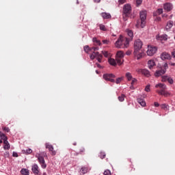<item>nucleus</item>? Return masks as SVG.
<instances>
[{
  "label": "nucleus",
  "mask_w": 175,
  "mask_h": 175,
  "mask_svg": "<svg viewBox=\"0 0 175 175\" xmlns=\"http://www.w3.org/2000/svg\"><path fill=\"white\" fill-rule=\"evenodd\" d=\"M129 44V40L122 35L120 36L115 42V46L117 49H126Z\"/></svg>",
  "instance_id": "nucleus-1"
},
{
  "label": "nucleus",
  "mask_w": 175,
  "mask_h": 175,
  "mask_svg": "<svg viewBox=\"0 0 175 175\" xmlns=\"http://www.w3.org/2000/svg\"><path fill=\"white\" fill-rule=\"evenodd\" d=\"M140 21H138L136 24L137 28H144L146 27V20H147V11H142L139 13Z\"/></svg>",
  "instance_id": "nucleus-2"
},
{
  "label": "nucleus",
  "mask_w": 175,
  "mask_h": 175,
  "mask_svg": "<svg viewBox=\"0 0 175 175\" xmlns=\"http://www.w3.org/2000/svg\"><path fill=\"white\" fill-rule=\"evenodd\" d=\"M131 12H132V7L131 5L126 4L123 7V20L124 21H126V17L131 14Z\"/></svg>",
  "instance_id": "nucleus-3"
},
{
  "label": "nucleus",
  "mask_w": 175,
  "mask_h": 175,
  "mask_svg": "<svg viewBox=\"0 0 175 175\" xmlns=\"http://www.w3.org/2000/svg\"><path fill=\"white\" fill-rule=\"evenodd\" d=\"M124 53L122 51H119L116 53V61L118 65H122V62H124Z\"/></svg>",
  "instance_id": "nucleus-4"
},
{
  "label": "nucleus",
  "mask_w": 175,
  "mask_h": 175,
  "mask_svg": "<svg viewBox=\"0 0 175 175\" xmlns=\"http://www.w3.org/2000/svg\"><path fill=\"white\" fill-rule=\"evenodd\" d=\"M90 57L92 59H95V58H96L98 62H102V58H103V56L99 54V52H93L92 54L90 55Z\"/></svg>",
  "instance_id": "nucleus-5"
},
{
  "label": "nucleus",
  "mask_w": 175,
  "mask_h": 175,
  "mask_svg": "<svg viewBox=\"0 0 175 175\" xmlns=\"http://www.w3.org/2000/svg\"><path fill=\"white\" fill-rule=\"evenodd\" d=\"M36 157L38 158V161L40 162V163L41 165V167H42V169H46L47 165H46V163L44 161V158H43V157L40 156V153H36Z\"/></svg>",
  "instance_id": "nucleus-6"
},
{
  "label": "nucleus",
  "mask_w": 175,
  "mask_h": 175,
  "mask_svg": "<svg viewBox=\"0 0 175 175\" xmlns=\"http://www.w3.org/2000/svg\"><path fill=\"white\" fill-rule=\"evenodd\" d=\"M142 47H143V42L139 39L136 40L134 43V51L142 50Z\"/></svg>",
  "instance_id": "nucleus-7"
},
{
  "label": "nucleus",
  "mask_w": 175,
  "mask_h": 175,
  "mask_svg": "<svg viewBox=\"0 0 175 175\" xmlns=\"http://www.w3.org/2000/svg\"><path fill=\"white\" fill-rule=\"evenodd\" d=\"M157 47L152 46H148V50L146 51L148 55L152 56L155 53H157Z\"/></svg>",
  "instance_id": "nucleus-8"
},
{
  "label": "nucleus",
  "mask_w": 175,
  "mask_h": 175,
  "mask_svg": "<svg viewBox=\"0 0 175 175\" xmlns=\"http://www.w3.org/2000/svg\"><path fill=\"white\" fill-rule=\"evenodd\" d=\"M133 55H134V57L139 60L143 58V55H144V52H143L142 49L138 51H134Z\"/></svg>",
  "instance_id": "nucleus-9"
},
{
  "label": "nucleus",
  "mask_w": 175,
  "mask_h": 175,
  "mask_svg": "<svg viewBox=\"0 0 175 175\" xmlns=\"http://www.w3.org/2000/svg\"><path fill=\"white\" fill-rule=\"evenodd\" d=\"M136 72L139 75H144V76H146V77H150V71L146 69L137 68Z\"/></svg>",
  "instance_id": "nucleus-10"
},
{
  "label": "nucleus",
  "mask_w": 175,
  "mask_h": 175,
  "mask_svg": "<svg viewBox=\"0 0 175 175\" xmlns=\"http://www.w3.org/2000/svg\"><path fill=\"white\" fill-rule=\"evenodd\" d=\"M114 77H116V75L113 74H105L103 75V79L107 81H111V83H114Z\"/></svg>",
  "instance_id": "nucleus-11"
},
{
  "label": "nucleus",
  "mask_w": 175,
  "mask_h": 175,
  "mask_svg": "<svg viewBox=\"0 0 175 175\" xmlns=\"http://www.w3.org/2000/svg\"><path fill=\"white\" fill-rule=\"evenodd\" d=\"M166 73V70L165 69H161V70H157L154 72V76L155 77H159L161 76H163Z\"/></svg>",
  "instance_id": "nucleus-12"
},
{
  "label": "nucleus",
  "mask_w": 175,
  "mask_h": 175,
  "mask_svg": "<svg viewBox=\"0 0 175 175\" xmlns=\"http://www.w3.org/2000/svg\"><path fill=\"white\" fill-rule=\"evenodd\" d=\"M163 9L167 12H170V10L173 9V4H172L171 3H165L163 5Z\"/></svg>",
  "instance_id": "nucleus-13"
},
{
  "label": "nucleus",
  "mask_w": 175,
  "mask_h": 175,
  "mask_svg": "<svg viewBox=\"0 0 175 175\" xmlns=\"http://www.w3.org/2000/svg\"><path fill=\"white\" fill-rule=\"evenodd\" d=\"M157 92H158L159 95H163V96H170V93L166 91V90H157Z\"/></svg>",
  "instance_id": "nucleus-14"
},
{
  "label": "nucleus",
  "mask_w": 175,
  "mask_h": 175,
  "mask_svg": "<svg viewBox=\"0 0 175 175\" xmlns=\"http://www.w3.org/2000/svg\"><path fill=\"white\" fill-rule=\"evenodd\" d=\"M31 170L33 173H34L36 175L39 174V166H38V164H34L31 167Z\"/></svg>",
  "instance_id": "nucleus-15"
},
{
  "label": "nucleus",
  "mask_w": 175,
  "mask_h": 175,
  "mask_svg": "<svg viewBox=\"0 0 175 175\" xmlns=\"http://www.w3.org/2000/svg\"><path fill=\"white\" fill-rule=\"evenodd\" d=\"M46 148H48L49 151H51L52 155H55V151L54 150V147L52 146L51 144L46 143L45 144Z\"/></svg>",
  "instance_id": "nucleus-16"
},
{
  "label": "nucleus",
  "mask_w": 175,
  "mask_h": 175,
  "mask_svg": "<svg viewBox=\"0 0 175 175\" xmlns=\"http://www.w3.org/2000/svg\"><path fill=\"white\" fill-rule=\"evenodd\" d=\"M161 59H172V56L167 53H163L161 56Z\"/></svg>",
  "instance_id": "nucleus-17"
},
{
  "label": "nucleus",
  "mask_w": 175,
  "mask_h": 175,
  "mask_svg": "<svg viewBox=\"0 0 175 175\" xmlns=\"http://www.w3.org/2000/svg\"><path fill=\"white\" fill-rule=\"evenodd\" d=\"M156 39H157V40H161V41H162V40H166L167 39V35H166V34H163V35H161V36H156Z\"/></svg>",
  "instance_id": "nucleus-18"
},
{
  "label": "nucleus",
  "mask_w": 175,
  "mask_h": 175,
  "mask_svg": "<svg viewBox=\"0 0 175 175\" xmlns=\"http://www.w3.org/2000/svg\"><path fill=\"white\" fill-rule=\"evenodd\" d=\"M101 16L105 20H107L109 18H111V15L110 14L107 13V12H103V13H101Z\"/></svg>",
  "instance_id": "nucleus-19"
},
{
  "label": "nucleus",
  "mask_w": 175,
  "mask_h": 175,
  "mask_svg": "<svg viewBox=\"0 0 175 175\" xmlns=\"http://www.w3.org/2000/svg\"><path fill=\"white\" fill-rule=\"evenodd\" d=\"M155 88H160L161 90H166L167 87H166V85H165V83H157L155 85Z\"/></svg>",
  "instance_id": "nucleus-20"
},
{
  "label": "nucleus",
  "mask_w": 175,
  "mask_h": 175,
  "mask_svg": "<svg viewBox=\"0 0 175 175\" xmlns=\"http://www.w3.org/2000/svg\"><path fill=\"white\" fill-rule=\"evenodd\" d=\"M148 66L149 69H152L155 66V62L154 60H149L148 62Z\"/></svg>",
  "instance_id": "nucleus-21"
},
{
  "label": "nucleus",
  "mask_w": 175,
  "mask_h": 175,
  "mask_svg": "<svg viewBox=\"0 0 175 175\" xmlns=\"http://www.w3.org/2000/svg\"><path fill=\"white\" fill-rule=\"evenodd\" d=\"M172 27H173V21H170L167 23V25L165 26L166 31H169V29H170V28H172Z\"/></svg>",
  "instance_id": "nucleus-22"
},
{
  "label": "nucleus",
  "mask_w": 175,
  "mask_h": 175,
  "mask_svg": "<svg viewBox=\"0 0 175 175\" xmlns=\"http://www.w3.org/2000/svg\"><path fill=\"white\" fill-rule=\"evenodd\" d=\"M3 144H4V146H3L4 150H9L10 148V144H9V142L4 141Z\"/></svg>",
  "instance_id": "nucleus-23"
},
{
  "label": "nucleus",
  "mask_w": 175,
  "mask_h": 175,
  "mask_svg": "<svg viewBox=\"0 0 175 175\" xmlns=\"http://www.w3.org/2000/svg\"><path fill=\"white\" fill-rule=\"evenodd\" d=\"M108 62L110 65H112V66H116V65H117V62H116V59L113 58H109L108 59Z\"/></svg>",
  "instance_id": "nucleus-24"
},
{
  "label": "nucleus",
  "mask_w": 175,
  "mask_h": 175,
  "mask_svg": "<svg viewBox=\"0 0 175 175\" xmlns=\"http://www.w3.org/2000/svg\"><path fill=\"white\" fill-rule=\"evenodd\" d=\"M21 173L23 175H29V170H28V169H26V168H23L21 170Z\"/></svg>",
  "instance_id": "nucleus-25"
},
{
  "label": "nucleus",
  "mask_w": 175,
  "mask_h": 175,
  "mask_svg": "<svg viewBox=\"0 0 175 175\" xmlns=\"http://www.w3.org/2000/svg\"><path fill=\"white\" fill-rule=\"evenodd\" d=\"M90 170H88V167H83L81 169V170H80V172H81V174H85L86 173H88V171H89Z\"/></svg>",
  "instance_id": "nucleus-26"
},
{
  "label": "nucleus",
  "mask_w": 175,
  "mask_h": 175,
  "mask_svg": "<svg viewBox=\"0 0 175 175\" xmlns=\"http://www.w3.org/2000/svg\"><path fill=\"white\" fill-rule=\"evenodd\" d=\"M137 102L138 103H139V105H141V106H142L143 107H144V106H146V101H144V100L142 99V98H137Z\"/></svg>",
  "instance_id": "nucleus-27"
},
{
  "label": "nucleus",
  "mask_w": 175,
  "mask_h": 175,
  "mask_svg": "<svg viewBox=\"0 0 175 175\" xmlns=\"http://www.w3.org/2000/svg\"><path fill=\"white\" fill-rule=\"evenodd\" d=\"M126 77L128 81H131V80H132L133 79V77H132V74H131V72H126Z\"/></svg>",
  "instance_id": "nucleus-28"
},
{
  "label": "nucleus",
  "mask_w": 175,
  "mask_h": 175,
  "mask_svg": "<svg viewBox=\"0 0 175 175\" xmlns=\"http://www.w3.org/2000/svg\"><path fill=\"white\" fill-rule=\"evenodd\" d=\"M0 137L3 142H7L8 141V137L5 135V134L2 133V132H0Z\"/></svg>",
  "instance_id": "nucleus-29"
},
{
  "label": "nucleus",
  "mask_w": 175,
  "mask_h": 175,
  "mask_svg": "<svg viewBox=\"0 0 175 175\" xmlns=\"http://www.w3.org/2000/svg\"><path fill=\"white\" fill-rule=\"evenodd\" d=\"M127 35L128 36H129V38H131V39H132V38H133V31H132V30H127Z\"/></svg>",
  "instance_id": "nucleus-30"
},
{
  "label": "nucleus",
  "mask_w": 175,
  "mask_h": 175,
  "mask_svg": "<svg viewBox=\"0 0 175 175\" xmlns=\"http://www.w3.org/2000/svg\"><path fill=\"white\" fill-rule=\"evenodd\" d=\"M99 28L101 31H107V29H106V26H105V25L103 24H100Z\"/></svg>",
  "instance_id": "nucleus-31"
},
{
  "label": "nucleus",
  "mask_w": 175,
  "mask_h": 175,
  "mask_svg": "<svg viewBox=\"0 0 175 175\" xmlns=\"http://www.w3.org/2000/svg\"><path fill=\"white\" fill-rule=\"evenodd\" d=\"M161 109H163V110H169V105L166 104H162L161 105Z\"/></svg>",
  "instance_id": "nucleus-32"
},
{
  "label": "nucleus",
  "mask_w": 175,
  "mask_h": 175,
  "mask_svg": "<svg viewBox=\"0 0 175 175\" xmlns=\"http://www.w3.org/2000/svg\"><path fill=\"white\" fill-rule=\"evenodd\" d=\"M118 100H120V102H124V100H125V95L122 94L121 96H120L118 97Z\"/></svg>",
  "instance_id": "nucleus-33"
},
{
  "label": "nucleus",
  "mask_w": 175,
  "mask_h": 175,
  "mask_svg": "<svg viewBox=\"0 0 175 175\" xmlns=\"http://www.w3.org/2000/svg\"><path fill=\"white\" fill-rule=\"evenodd\" d=\"M23 154H31L32 153V149L29 148L26 150H23Z\"/></svg>",
  "instance_id": "nucleus-34"
},
{
  "label": "nucleus",
  "mask_w": 175,
  "mask_h": 175,
  "mask_svg": "<svg viewBox=\"0 0 175 175\" xmlns=\"http://www.w3.org/2000/svg\"><path fill=\"white\" fill-rule=\"evenodd\" d=\"M83 50H84V51H85V53H88V51H90H90H92V49H90V46L88 45L84 46Z\"/></svg>",
  "instance_id": "nucleus-35"
},
{
  "label": "nucleus",
  "mask_w": 175,
  "mask_h": 175,
  "mask_svg": "<svg viewBox=\"0 0 175 175\" xmlns=\"http://www.w3.org/2000/svg\"><path fill=\"white\" fill-rule=\"evenodd\" d=\"M92 40L94 43H97L98 46H100V44H102V43H100V41L98 40L96 38H94Z\"/></svg>",
  "instance_id": "nucleus-36"
},
{
  "label": "nucleus",
  "mask_w": 175,
  "mask_h": 175,
  "mask_svg": "<svg viewBox=\"0 0 175 175\" xmlns=\"http://www.w3.org/2000/svg\"><path fill=\"white\" fill-rule=\"evenodd\" d=\"M169 79V77L167 76H163L162 77V79L161 81H163V83H165V81H167V79Z\"/></svg>",
  "instance_id": "nucleus-37"
},
{
  "label": "nucleus",
  "mask_w": 175,
  "mask_h": 175,
  "mask_svg": "<svg viewBox=\"0 0 175 175\" xmlns=\"http://www.w3.org/2000/svg\"><path fill=\"white\" fill-rule=\"evenodd\" d=\"M126 2V0H118V5H124Z\"/></svg>",
  "instance_id": "nucleus-38"
},
{
  "label": "nucleus",
  "mask_w": 175,
  "mask_h": 175,
  "mask_svg": "<svg viewBox=\"0 0 175 175\" xmlns=\"http://www.w3.org/2000/svg\"><path fill=\"white\" fill-rule=\"evenodd\" d=\"M102 53H103V55L105 57H106V58H107V57H109V52H107L106 51H103Z\"/></svg>",
  "instance_id": "nucleus-39"
},
{
  "label": "nucleus",
  "mask_w": 175,
  "mask_h": 175,
  "mask_svg": "<svg viewBox=\"0 0 175 175\" xmlns=\"http://www.w3.org/2000/svg\"><path fill=\"white\" fill-rule=\"evenodd\" d=\"M104 175H111V172H110V170H107L104 172Z\"/></svg>",
  "instance_id": "nucleus-40"
},
{
  "label": "nucleus",
  "mask_w": 175,
  "mask_h": 175,
  "mask_svg": "<svg viewBox=\"0 0 175 175\" xmlns=\"http://www.w3.org/2000/svg\"><path fill=\"white\" fill-rule=\"evenodd\" d=\"M150 85H146V87L145 88V91H146V92H150Z\"/></svg>",
  "instance_id": "nucleus-41"
},
{
  "label": "nucleus",
  "mask_w": 175,
  "mask_h": 175,
  "mask_svg": "<svg viewBox=\"0 0 175 175\" xmlns=\"http://www.w3.org/2000/svg\"><path fill=\"white\" fill-rule=\"evenodd\" d=\"M167 81H168V83H170V84H173V83H174L173 79H172V77H168V79Z\"/></svg>",
  "instance_id": "nucleus-42"
},
{
  "label": "nucleus",
  "mask_w": 175,
  "mask_h": 175,
  "mask_svg": "<svg viewBox=\"0 0 175 175\" xmlns=\"http://www.w3.org/2000/svg\"><path fill=\"white\" fill-rule=\"evenodd\" d=\"M131 80H132V81H131V85H135V83H137V79H135V78H133Z\"/></svg>",
  "instance_id": "nucleus-43"
},
{
  "label": "nucleus",
  "mask_w": 175,
  "mask_h": 175,
  "mask_svg": "<svg viewBox=\"0 0 175 175\" xmlns=\"http://www.w3.org/2000/svg\"><path fill=\"white\" fill-rule=\"evenodd\" d=\"M142 2H143V0H136V3L137 6H139V5H142Z\"/></svg>",
  "instance_id": "nucleus-44"
},
{
  "label": "nucleus",
  "mask_w": 175,
  "mask_h": 175,
  "mask_svg": "<svg viewBox=\"0 0 175 175\" xmlns=\"http://www.w3.org/2000/svg\"><path fill=\"white\" fill-rule=\"evenodd\" d=\"M105 157H106V154H105L104 152H101L100 154V158H101V159H103Z\"/></svg>",
  "instance_id": "nucleus-45"
},
{
  "label": "nucleus",
  "mask_w": 175,
  "mask_h": 175,
  "mask_svg": "<svg viewBox=\"0 0 175 175\" xmlns=\"http://www.w3.org/2000/svg\"><path fill=\"white\" fill-rule=\"evenodd\" d=\"M159 14H162V13H163V10L162 8H159L157 10Z\"/></svg>",
  "instance_id": "nucleus-46"
},
{
  "label": "nucleus",
  "mask_w": 175,
  "mask_h": 175,
  "mask_svg": "<svg viewBox=\"0 0 175 175\" xmlns=\"http://www.w3.org/2000/svg\"><path fill=\"white\" fill-rule=\"evenodd\" d=\"M121 80H122V78H118L116 79V84H120V83H121Z\"/></svg>",
  "instance_id": "nucleus-47"
},
{
  "label": "nucleus",
  "mask_w": 175,
  "mask_h": 175,
  "mask_svg": "<svg viewBox=\"0 0 175 175\" xmlns=\"http://www.w3.org/2000/svg\"><path fill=\"white\" fill-rule=\"evenodd\" d=\"M9 156H10L9 152H5L4 153V157H5V158H9Z\"/></svg>",
  "instance_id": "nucleus-48"
},
{
  "label": "nucleus",
  "mask_w": 175,
  "mask_h": 175,
  "mask_svg": "<svg viewBox=\"0 0 175 175\" xmlns=\"http://www.w3.org/2000/svg\"><path fill=\"white\" fill-rule=\"evenodd\" d=\"M163 68H164V69L165 70V72H166V69H167V68H168L167 63L164 64Z\"/></svg>",
  "instance_id": "nucleus-49"
},
{
  "label": "nucleus",
  "mask_w": 175,
  "mask_h": 175,
  "mask_svg": "<svg viewBox=\"0 0 175 175\" xmlns=\"http://www.w3.org/2000/svg\"><path fill=\"white\" fill-rule=\"evenodd\" d=\"M12 157H15L16 158H17V157H18V154H17V152H14L12 153Z\"/></svg>",
  "instance_id": "nucleus-50"
},
{
  "label": "nucleus",
  "mask_w": 175,
  "mask_h": 175,
  "mask_svg": "<svg viewBox=\"0 0 175 175\" xmlns=\"http://www.w3.org/2000/svg\"><path fill=\"white\" fill-rule=\"evenodd\" d=\"M103 43H104V44H109V40H103Z\"/></svg>",
  "instance_id": "nucleus-51"
},
{
  "label": "nucleus",
  "mask_w": 175,
  "mask_h": 175,
  "mask_svg": "<svg viewBox=\"0 0 175 175\" xmlns=\"http://www.w3.org/2000/svg\"><path fill=\"white\" fill-rule=\"evenodd\" d=\"M171 54H172V57H173V58H175V49L173 50Z\"/></svg>",
  "instance_id": "nucleus-52"
},
{
  "label": "nucleus",
  "mask_w": 175,
  "mask_h": 175,
  "mask_svg": "<svg viewBox=\"0 0 175 175\" xmlns=\"http://www.w3.org/2000/svg\"><path fill=\"white\" fill-rule=\"evenodd\" d=\"M91 49H92V51L94 50V51H96L99 50V48L98 47H93Z\"/></svg>",
  "instance_id": "nucleus-53"
},
{
  "label": "nucleus",
  "mask_w": 175,
  "mask_h": 175,
  "mask_svg": "<svg viewBox=\"0 0 175 175\" xmlns=\"http://www.w3.org/2000/svg\"><path fill=\"white\" fill-rule=\"evenodd\" d=\"M3 130L5 131L6 132H10V129H9L8 127H5V128L3 129Z\"/></svg>",
  "instance_id": "nucleus-54"
},
{
  "label": "nucleus",
  "mask_w": 175,
  "mask_h": 175,
  "mask_svg": "<svg viewBox=\"0 0 175 175\" xmlns=\"http://www.w3.org/2000/svg\"><path fill=\"white\" fill-rule=\"evenodd\" d=\"M154 106H155L156 107H158L159 106V103H154Z\"/></svg>",
  "instance_id": "nucleus-55"
},
{
  "label": "nucleus",
  "mask_w": 175,
  "mask_h": 175,
  "mask_svg": "<svg viewBox=\"0 0 175 175\" xmlns=\"http://www.w3.org/2000/svg\"><path fill=\"white\" fill-rule=\"evenodd\" d=\"M170 65H171V66H175V63H169Z\"/></svg>",
  "instance_id": "nucleus-56"
},
{
  "label": "nucleus",
  "mask_w": 175,
  "mask_h": 175,
  "mask_svg": "<svg viewBox=\"0 0 175 175\" xmlns=\"http://www.w3.org/2000/svg\"><path fill=\"white\" fill-rule=\"evenodd\" d=\"M130 88H131V90H135V87H133V85H131Z\"/></svg>",
  "instance_id": "nucleus-57"
},
{
  "label": "nucleus",
  "mask_w": 175,
  "mask_h": 175,
  "mask_svg": "<svg viewBox=\"0 0 175 175\" xmlns=\"http://www.w3.org/2000/svg\"><path fill=\"white\" fill-rule=\"evenodd\" d=\"M94 2H96V3H99V2H100V0H94Z\"/></svg>",
  "instance_id": "nucleus-58"
},
{
  "label": "nucleus",
  "mask_w": 175,
  "mask_h": 175,
  "mask_svg": "<svg viewBox=\"0 0 175 175\" xmlns=\"http://www.w3.org/2000/svg\"><path fill=\"white\" fill-rule=\"evenodd\" d=\"M98 68H102V66H100L99 64H96Z\"/></svg>",
  "instance_id": "nucleus-59"
},
{
  "label": "nucleus",
  "mask_w": 175,
  "mask_h": 175,
  "mask_svg": "<svg viewBox=\"0 0 175 175\" xmlns=\"http://www.w3.org/2000/svg\"><path fill=\"white\" fill-rule=\"evenodd\" d=\"M158 21H161V18H157Z\"/></svg>",
  "instance_id": "nucleus-60"
},
{
  "label": "nucleus",
  "mask_w": 175,
  "mask_h": 175,
  "mask_svg": "<svg viewBox=\"0 0 175 175\" xmlns=\"http://www.w3.org/2000/svg\"><path fill=\"white\" fill-rule=\"evenodd\" d=\"M42 175H47V174H46V172H44Z\"/></svg>",
  "instance_id": "nucleus-61"
},
{
  "label": "nucleus",
  "mask_w": 175,
  "mask_h": 175,
  "mask_svg": "<svg viewBox=\"0 0 175 175\" xmlns=\"http://www.w3.org/2000/svg\"><path fill=\"white\" fill-rule=\"evenodd\" d=\"M2 143V140L0 139V144Z\"/></svg>",
  "instance_id": "nucleus-62"
},
{
  "label": "nucleus",
  "mask_w": 175,
  "mask_h": 175,
  "mask_svg": "<svg viewBox=\"0 0 175 175\" xmlns=\"http://www.w3.org/2000/svg\"><path fill=\"white\" fill-rule=\"evenodd\" d=\"M129 54H130L129 53H126V55H129Z\"/></svg>",
  "instance_id": "nucleus-63"
},
{
  "label": "nucleus",
  "mask_w": 175,
  "mask_h": 175,
  "mask_svg": "<svg viewBox=\"0 0 175 175\" xmlns=\"http://www.w3.org/2000/svg\"><path fill=\"white\" fill-rule=\"evenodd\" d=\"M96 73H98V70H96Z\"/></svg>",
  "instance_id": "nucleus-64"
}]
</instances>
